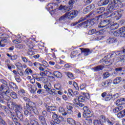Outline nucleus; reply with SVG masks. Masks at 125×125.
Listing matches in <instances>:
<instances>
[{
	"label": "nucleus",
	"instance_id": "nucleus-55",
	"mask_svg": "<svg viewBox=\"0 0 125 125\" xmlns=\"http://www.w3.org/2000/svg\"><path fill=\"white\" fill-rule=\"evenodd\" d=\"M0 82L2 83H3V84H4V85L5 87L6 88V87H7V82L3 79H1Z\"/></svg>",
	"mask_w": 125,
	"mask_h": 125
},
{
	"label": "nucleus",
	"instance_id": "nucleus-50",
	"mask_svg": "<svg viewBox=\"0 0 125 125\" xmlns=\"http://www.w3.org/2000/svg\"><path fill=\"white\" fill-rule=\"evenodd\" d=\"M114 36L115 37H118V36H121V32L120 31V30H117L116 31L114 32L113 33Z\"/></svg>",
	"mask_w": 125,
	"mask_h": 125
},
{
	"label": "nucleus",
	"instance_id": "nucleus-41",
	"mask_svg": "<svg viewBox=\"0 0 125 125\" xmlns=\"http://www.w3.org/2000/svg\"><path fill=\"white\" fill-rule=\"evenodd\" d=\"M99 11H97V13H98V14H101V13H103V12L105 11V8L100 7L99 8Z\"/></svg>",
	"mask_w": 125,
	"mask_h": 125
},
{
	"label": "nucleus",
	"instance_id": "nucleus-19",
	"mask_svg": "<svg viewBox=\"0 0 125 125\" xmlns=\"http://www.w3.org/2000/svg\"><path fill=\"white\" fill-rule=\"evenodd\" d=\"M122 82V77H118L112 81L113 84H119Z\"/></svg>",
	"mask_w": 125,
	"mask_h": 125
},
{
	"label": "nucleus",
	"instance_id": "nucleus-38",
	"mask_svg": "<svg viewBox=\"0 0 125 125\" xmlns=\"http://www.w3.org/2000/svg\"><path fill=\"white\" fill-rule=\"evenodd\" d=\"M25 73L27 75H30L31 74H33V71L32 70V69L30 68H27L25 70Z\"/></svg>",
	"mask_w": 125,
	"mask_h": 125
},
{
	"label": "nucleus",
	"instance_id": "nucleus-43",
	"mask_svg": "<svg viewBox=\"0 0 125 125\" xmlns=\"http://www.w3.org/2000/svg\"><path fill=\"white\" fill-rule=\"evenodd\" d=\"M29 87H30L29 90L31 93H35L36 92V89L31 85H29Z\"/></svg>",
	"mask_w": 125,
	"mask_h": 125
},
{
	"label": "nucleus",
	"instance_id": "nucleus-29",
	"mask_svg": "<svg viewBox=\"0 0 125 125\" xmlns=\"http://www.w3.org/2000/svg\"><path fill=\"white\" fill-rule=\"evenodd\" d=\"M67 19H69V18H68L67 13H65L59 18V21H65V20H67Z\"/></svg>",
	"mask_w": 125,
	"mask_h": 125
},
{
	"label": "nucleus",
	"instance_id": "nucleus-30",
	"mask_svg": "<svg viewBox=\"0 0 125 125\" xmlns=\"http://www.w3.org/2000/svg\"><path fill=\"white\" fill-rule=\"evenodd\" d=\"M54 76L57 78H62V73L59 71H54Z\"/></svg>",
	"mask_w": 125,
	"mask_h": 125
},
{
	"label": "nucleus",
	"instance_id": "nucleus-23",
	"mask_svg": "<svg viewBox=\"0 0 125 125\" xmlns=\"http://www.w3.org/2000/svg\"><path fill=\"white\" fill-rule=\"evenodd\" d=\"M125 116V109L120 111L118 114H117V117L119 119H122V118H124Z\"/></svg>",
	"mask_w": 125,
	"mask_h": 125
},
{
	"label": "nucleus",
	"instance_id": "nucleus-40",
	"mask_svg": "<svg viewBox=\"0 0 125 125\" xmlns=\"http://www.w3.org/2000/svg\"><path fill=\"white\" fill-rule=\"evenodd\" d=\"M110 77V73L108 72H105L103 74V79H107Z\"/></svg>",
	"mask_w": 125,
	"mask_h": 125
},
{
	"label": "nucleus",
	"instance_id": "nucleus-59",
	"mask_svg": "<svg viewBox=\"0 0 125 125\" xmlns=\"http://www.w3.org/2000/svg\"><path fill=\"white\" fill-rule=\"evenodd\" d=\"M23 47H24V46L22 44H17L16 45V48H17V49H23Z\"/></svg>",
	"mask_w": 125,
	"mask_h": 125
},
{
	"label": "nucleus",
	"instance_id": "nucleus-58",
	"mask_svg": "<svg viewBox=\"0 0 125 125\" xmlns=\"http://www.w3.org/2000/svg\"><path fill=\"white\" fill-rule=\"evenodd\" d=\"M68 96H73V94H74V92H73V90L71 89H68V93H67Z\"/></svg>",
	"mask_w": 125,
	"mask_h": 125
},
{
	"label": "nucleus",
	"instance_id": "nucleus-42",
	"mask_svg": "<svg viewBox=\"0 0 125 125\" xmlns=\"http://www.w3.org/2000/svg\"><path fill=\"white\" fill-rule=\"evenodd\" d=\"M77 54H78V51H73L72 52L71 55H70V57L71 58H74V57H76L77 56Z\"/></svg>",
	"mask_w": 125,
	"mask_h": 125
},
{
	"label": "nucleus",
	"instance_id": "nucleus-61",
	"mask_svg": "<svg viewBox=\"0 0 125 125\" xmlns=\"http://www.w3.org/2000/svg\"><path fill=\"white\" fill-rule=\"evenodd\" d=\"M34 66L36 67V68H39L40 66H42V64L38 62H35L33 63Z\"/></svg>",
	"mask_w": 125,
	"mask_h": 125
},
{
	"label": "nucleus",
	"instance_id": "nucleus-9",
	"mask_svg": "<svg viewBox=\"0 0 125 125\" xmlns=\"http://www.w3.org/2000/svg\"><path fill=\"white\" fill-rule=\"evenodd\" d=\"M100 120L101 122H102V123H107L109 125H114V123H115V122L113 120L111 121L108 119H105V116H101Z\"/></svg>",
	"mask_w": 125,
	"mask_h": 125
},
{
	"label": "nucleus",
	"instance_id": "nucleus-51",
	"mask_svg": "<svg viewBox=\"0 0 125 125\" xmlns=\"http://www.w3.org/2000/svg\"><path fill=\"white\" fill-rule=\"evenodd\" d=\"M54 87L57 90H59L61 89V85L59 83H57L54 85Z\"/></svg>",
	"mask_w": 125,
	"mask_h": 125
},
{
	"label": "nucleus",
	"instance_id": "nucleus-6",
	"mask_svg": "<svg viewBox=\"0 0 125 125\" xmlns=\"http://www.w3.org/2000/svg\"><path fill=\"white\" fill-rule=\"evenodd\" d=\"M61 118V116L57 115V114L54 113L52 115V119L50 122L51 125H56V124H60V119L59 118Z\"/></svg>",
	"mask_w": 125,
	"mask_h": 125
},
{
	"label": "nucleus",
	"instance_id": "nucleus-7",
	"mask_svg": "<svg viewBox=\"0 0 125 125\" xmlns=\"http://www.w3.org/2000/svg\"><path fill=\"white\" fill-rule=\"evenodd\" d=\"M83 110L84 111V112L83 113V116L84 117V118H87L92 117V114H91V111H90L87 106H84L83 108Z\"/></svg>",
	"mask_w": 125,
	"mask_h": 125
},
{
	"label": "nucleus",
	"instance_id": "nucleus-20",
	"mask_svg": "<svg viewBox=\"0 0 125 125\" xmlns=\"http://www.w3.org/2000/svg\"><path fill=\"white\" fill-rule=\"evenodd\" d=\"M103 69H104V66L102 65H98L93 68L94 72H99V71H102Z\"/></svg>",
	"mask_w": 125,
	"mask_h": 125
},
{
	"label": "nucleus",
	"instance_id": "nucleus-49",
	"mask_svg": "<svg viewBox=\"0 0 125 125\" xmlns=\"http://www.w3.org/2000/svg\"><path fill=\"white\" fill-rule=\"evenodd\" d=\"M27 54L30 56L34 55V54H35V52L33 50V49H29L27 52Z\"/></svg>",
	"mask_w": 125,
	"mask_h": 125
},
{
	"label": "nucleus",
	"instance_id": "nucleus-33",
	"mask_svg": "<svg viewBox=\"0 0 125 125\" xmlns=\"http://www.w3.org/2000/svg\"><path fill=\"white\" fill-rule=\"evenodd\" d=\"M82 21H84V19H81L78 22H73L71 23L72 27H74V26H77L79 23H81Z\"/></svg>",
	"mask_w": 125,
	"mask_h": 125
},
{
	"label": "nucleus",
	"instance_id": "nucleus-63",
	"mask_svg": "<svg viewBox=\"0 0 125 125\" xmlns=\"http://www.w3.org/2000/svg\"><path fill=\"white\" fill-rule=\"evenodd\" d=\"M95 32H96V30L92 29V30L89 31L88 34H89V35H93V34H94V33H95Z\"/></svg>",
	"mask_w": 125,
	"mask_h": 125
},
{
	"label": "nucleus",
	"instance_id": "nucleus-15",
	"mask_svg": "<svg viewBox=\"0 0 125 125\" xmlns=\"http://www.w3.org/2000/svg\"><path fill=\"white\" fill-rule=\"evenodd\" d=\"M26 107L27 108L28 110H29V111H31V112H33L34 114L36 115H38V113H39L38 112V109H37V108L36 107H33V106H29V103H26Z\"/></svg>",
	"mask_w": 125,
	"mask_h": 125
},
{
	"label": "nucleus",
	"instance_id": "nucleus-45",
	"mask_svg": "<svg viewBox=\"0 0 125 125\" xmlns=\"http://www.w3.org/2000/svg\"><path fill=\"white\" fill-rule=\"evenodd\" d=\"M85 122L87 124V125H91L92 124V120L90 118H87L85 119Z\"/></svg>",
	"mask_w": 125,
	"mask_h": 125
},
{
	"label": "nucleus",
	"instance_id": "nucleus-35",
	"mask_svg": "<svg viewBox=\"0 0 125 125\" xmlns=\"http://www.w3.org/2000/svg\"><path fill=\"white\" fill-rule=\"evenodd\" d=\"M24 115L25 116H26L27 117L29 116V119L31 117V116H33V114H32V112H29V110H25L24 111Z\"/></svg>",
	"mask_w": 125,
	"mask_h": 125
},
{
	"label": "nucleus",
	"instance_id": "nucleus-16",
	"mask_svg": "<svg viewBox=\"0 0 125 125\" xmlns=\"http://www.w3.org/2000/svg\"><path fill=\"white\" fill-rule=\"evenodd\" d=\"M59 10H61V11L63 12L64 13V12H66L67 11H70V8H69L67 6L61 5L59 8Z\"/></svg>",
	"mask_w": 125,
	"mask_h": 125
},
{
	"label": "nucleus",
	"instance_id": "nucleus-32",
	"mask_svg": "<svg viewBox=\"0 0 125 125\" xmlns=\"http://www.w3.org/2000/svg\"><path fill=\"white\" fill-rule=\"evenodd\" d=\"M105 101H109L111 100V99H113V95L111 94H108L105 97Z\"/></svg>",
	"mask_w": 125,
	"mask_h": 125
},
{
	"label": "nucleus",
	"instance_id": "nucleus-39",
	"mask_svg": "<svg viewBox=\"0 0 125 125\" xmlns=\"http://www.w3.org/2000/svg\"><path fill=\"white\" fill-rule=\"evenodd\" d=\"M47 74V71L45 70V71H41L40 73L39 76H41L42 77H45Z\"/></svg>",
	"mask_w": 125,
	"mask_h": 125
},
{
	"label": "nucleus",
	"instance_id": "nucleus-4",
	"mask_svg": "<svg viewBox=\"0 0 125 125\" xmlns=\"http://www.w3.org/2000/svg\"><path fill=\"white\" fill-rule=\"evenodd\" d=\"M61 0H54L53 2L49 3L46 7L48 11H50L51 14H54L59 10V3L61 2Z\"/></svg>",
	"mask_w": 125,
	"mask_h": 125
},
{
	"label": "nucleus",
	"instance_id": "nucleus-54",
	"mask_svg": "<svg viewBox=\"0 0 125 125\" xmlns=\"http://www.w3.org/2000/svg\"><path fill=\"white\" fill-rule=\"evenodd\" d=\"M103 34H104V31H103V30H100V31L96 32V35L97 36H100L101 35H103Z\"/></svg>",
	"mask_w": 125,
	"mask_h": 125
},
{
	"label": "nucleus",
	"instance_id": "nucleus-26",
	"mask_svg": "<svg viewBox=\"0 0 125 125\" xmlns=\"http://www.w3.org/2000/svg\"><path fill=\"white\" fill-rule=\"evenodd\" d=\"M125 99H120L119 100H118L116 102V104L117 106H119V105H121L123 104H125Z\"/></svg>",
	"mask_w": 125,
	"mask_h": 125
},
{
	"label": "nucleus",
	"instance_id": "nucleus-8",
	"mask_svg": "<svg viewBox=\"0 0 125 125\" xmlns=\"http://www.w3.org/2000/svg\"><path fill=\"white\" fill-rule=\"evenodd\" d=\"M79 12L77 10L71 11L69 12L66 13L68 19H74V18L77 17Z\"/></svg>",
	"mask_w": 125,
	"mask_h": 125
},
{
	"label": "nucleus",
	"instance_id": "nucleus-27",
	"mask_svg": "<svg viewBox=\"0 0 125 125\" xmlns=\"http://www.w3.org/2000/svg\"><path fill=\"white\" fill-rule=\"evenodd\" d=\"M124 109V107L122 105H120L117 107H116L113 109L114 113H118L119 111H121Z\"/></svg>",
	"mask_w": 125,
	"mask_h": 125
},
{
	"label": "nucleus",
	"instance_id": "nucleus-13",
	"mask_svg": "<svg viewBox=\"0 0 125 125\" xmlns=\"http://www.w3.org/2000/svg\"><path fill=\"white\" fill-rule=\"evenodd\" d=\"M81 50L82 53H84V56H87L92 53V51L88 48H79Z\"/></svg>",
	"mask_w": 125,
	"mask_h": 125
},
{
	"label": "nucleus",
	"instance_id": "nucleus-52",
	"mask_svg": "<svg viewBox=\"0 0 125 125\" xmlns=\"http://www.w3.org/2000/svg\"><path fill=\"white\" fill-rule=\"evenodd\" d=\"M75 2H76V0H70L68 2V4L70 5V6L73 7V5H74Z\"/></svg>",
	"mask_w": 125,
	"mask_h": 125
},
{
	"label": "nucleus",
	"instance_id": "nucleus-62",
	"mask_svg": "<svg viewBox=\"0 0 125 125\" xmlns=\"http://www.w3.org/2000/svg\"><path fill=\"white\" fill-rule=\"evenodd\" d=\"M101 124V122L99 120H94V125H100Z\"/></svg>",
	"mask_w": 125,
	"mask_h": 125
},
{
	"label": "nucleus",
	"instance_id": "nucleus-3",
	"mask_svg": "<svg viewBox=\"0 0 125 125\" xmlns=\"http://www.w3.org/2000/svg\"><path fill=\"white\" fill-rule=\"evenodd\" d=\"M7 106L9 109H11V110L14 109L15 108V111L17 114L18 118H19L21 121H23V115L21 113V112H20V111L23 110L22 106L17 104L13 102L8 103Z\"/></svg>",
	"mask_w": 125,
	"mask_h": 125
},
{
	"label": "nucleus",
	"instance_id": "nucleus-21",
	"mask_svg": "<svg viewBox=\"0 0 125 125\" xmlns=\"http://www.w3.org/2000/svg\"><path fill=\"white\" fill-rule=\"evenodd\" d=\"M117 42V39L115 37H109L108 39L106 40V42L108 43H114Z\"/></svg>",
	"mask_w": 125,
	"mask_h": 125
},
{
	"label": "nucleus",
	"instance_id": "nucleus-5",
	"mask_svg": "<svg viewBox=\"0 0 125 125\" xmlns=\"http://www.w3.org/2000/svg\"><path fill=\"white\" fill-rule=\"evenodd\" d=\"M112 20H105L100 22L99 24V28H104V29H109L111 26Z\"/></svg>",
	"mask_w": 125,
	"mask_h": 125
},
{
	"label": "nucleus",
	"instance_id": "nucleus-44",
	"mask_svg": "<svg viewBox=\"0 0 125 125\" xmlns=\"http://www.w3.org/2000/svg\"><path fill=\"white\" fill-rule=\"evenodd\" d=\"M67 122L68 123V124H74V125L76 124V122L75 121V120H73V119L72 118H68L67 119Z\"/></svg>",
	"mask_w": 125,
	"mask_h": 125
},
{
	"label": "nucleus",
	"instance_id": "nucleus-22",
	"mask_svg": "<svg viewBox=\"0 0 125 125\" xmlns=\"http://www.w3.org/2000/svg\"><path fill=\"white\" fill-rule=\"evenodd\" d=\"M119 28V24L117 23H114L110 24L109 29L110 30H116Z\"/></svg>",
	"mask_w": 125,
	"mask_h": 125
},
{
	"label": "nucleus",
	"instance_id": "nucleus-11",
	"mask_svg": "<svg viewBox=\"0 0 125 125\" xmlns=\"http://www.w3.org/2000/svg\"><path fill=\"white\" fill-rule=\"evenodd\" d=\"M82 26H83L84 28H88V27L91 26V21H87L85 22H83L78 25V27H82Z\"/></svg>",
	"mask_w": 125,
	"mask_h": 125
},
{
	"label": "nucleus",
	"instance_id": "nucleus-17",
	"mask_svg": "<svg viewBox=\"0 0 125 125\" xmlns=\"http://www.w3.org/2000/svg\"><path fill=\"white\" fill-rule=\"evenodd\" d=\"M109 1L110 0H100L98 3V5L99 6H103V5H107V4L109 3Z\"/></svg>",
	"mask_w": 125,
	"mask_h": 125
},
{
	"label": "nucleus",
	"instance_id": "nucleus-2",
	"mask_svg": "<svg viewBox=\"0 0 125 125\" xmlns=\"http://www.w3.org/2000/svg\"><path fill=\"white\" fill-rule=\"evenodd\" d=\"M117 52H113L111 54H109L107 56L104 57L102 60V62L105 66H110L112 65L114 62L118 63L122 62L124 63L125 61V53L117 55L115 54Z\"/></svg>",
	"mask_w": 125,
	"mask_h": 125
},
{
	"label": "nucleus",
	"instance_id": "nucleus-28",
	"mask_svg": "<svg viewBox=\"0 0 125 125\" xmlns=\"http://www.w3.org/2000/svg\"><path fill=\"white\" fill-rule=\"evenodd\" d=\"M121 37H125V27H122L120 29Z\"/></svg>",
	"mask_w": 125,
	"mask_h": 125
},
{
	"label": "nucleus",
	"instance_id": "nucleus-31",
	"mask_svg": "<svg viewBox=\"0 0 125 125\" xmlns=\"http://www.w3.org/2000/svg\"><path fill=\"white\" fill-rule=\"evenodd\" d=\"M10 95L11 97L13 98V99H16L18 98V97H17V94L14 91L11 92L10 94Z\"/></svg>",
	"mask_w": 125,
	"mask_h": 125
},
{
	"label": "nucleus",
	"instance_id": "nucleus-37",
	"mask_svg": "<svg viewBox=\"0 0 125 125\" xmlns=\"http://www.w3.org/2000/svg\"><path fill=\"white\" fill-rule=\"evenodd\" d=\"M21 37H19V38H18L19 39H16L15 40H13V42L14 43H16V44L21 43Z\"/></svg>",
	"mask_w": 125,
	"mask_h": 125
},
{
	"label": "nucleus",
	"instance_id": "nucleus-34",
	"mask_svg": "<svg viewBox=\"0 0 125 125\" xmlns=\"http://www.w3.org/2000/svg\"><path fill=\"white\" fill-rule=\"evenodd\" d=\"M56 110V108L55 106H49L47 108V110L48 112H50L51 111H55Z\"/></svg>",
	"mask_w": 125,
	"mask_h": 125
},
{
	"label": "nucleus",
	"instance_id": "nucleus-10",
	"mask_svg": "<svg viewBox=\"0 0 125 125\" xmlns=\"http://www.w3.org/2000/svg\"><path fill=\"white\" fill-rule=\"evenodd\" d=\"M66 107L67 109V113L72 115L73 114V104L70 103H66Z\"/></svg>",
	"mask_w": 125,
	"mask_h": 125
},
{
	"label": "nucleus",
	"instance_id": "nucleus-14",
	"mask_svg": "<svg viewBox=\"0 0 125 125\" xmlns=\"http://www.w3.org/2000/svg\"><path fill=\"white\" fill-rule=\"evenodd\" d=\"M29 120H30V124L31 125H39L38 119L35 118L34 115H31Z\"/></svg>",
	"mask_w": 125,
	"mask_h": 125
},
{
	"label": "nucleus",
	"instance_id": "nucleus-64",
	"mask_svg": "<svg viewBox=\"0 0 125 125\" xmlns=\"http://www.w3.org/2000/svg\"><path fill=\"white\" fill-rule=\"evenodd\" d=\"M115 70L116 72H122L123 71V67H117Z\"/></svg>",
	"mask_w": 125,
	"mask_h": 125
},
{
	"label": "nucleus",
	"instance_id": "nucleus-1",
	"mask_svg": "<svg viewBox=\"0 0 125 125\" xmlns=\"http://www.w3.org/2000/svg\"><path fill=\"white\" fill-rule=\"evenodd\" d=\"M124 1H125V0H111V3L107 7V12L104 14L105 18L111 17L112 20H119L123 16V10L116 11L114 12L113 11L121 7L120 3ZM110 13L111 14H110Z\"/></svg>",
	"mask_w": 125,
	"mask_h": 125
},
{
	"label": "nucleus",
	"instance_id": "nucleus-36",
	"mask_svg": "<svg viewBox=\"0 0 125 125\" xmlns=\"http://www.w3.org/2000/svg\"><path fill=\"white\" fill-rule=\"evenodd\" d=\"M26 44L27 46H28V47L30 48V49H33L34 47V44H33V43H32V42H27Z\"/></svg>",
	"mask_w": 125,
	"mask_h": 125
},
{
	"label": "nucleus",
	"instance_id": "nucleus-47",
	"mask_svg": "<svg viewBox=\"0 0 125 125\" xmlns=\"http://www.w3.org/2000/svg\"><path fill=\"white\" fill-rule=\"evenodd\" d=\"M78 99L80 102H84V101L85 100V97L83 96H80L79 97Z\"/></svg>",
	"mask_w": 125,
	"mask_h": 125
},
{
	"label": "nucleus",
	"instance_id": "nucleus-60",
	"mask_svg": "<svg viewBox=\"0 0 125 125\" xmlns=\"http://www.w3.org/2000/svg\"><path fill=\"white\" fill-rule=\"evenodd\" d=\"M105 82L107 85H111V84L112 83H113V81H112V80L111 79H108L106 80Z\"/></svg>",
	"mask_w": 125,
	"mask_h": 125
},
{
	"label": "nucleus",
	"instance_id": "nucleus-24",
	"mask_svg": "<svg viewBox=\"0 0 125 125\" xmlns=\"http://www.w3.org/2000/svg\"><path fill=\"white\" fill-rule=\"evenodd\" d=\"M40 121L42 124V125H46V122L45 121V119L42 115H40L39 116Z\"/></svg>",
	"mask_w": 125,
	"mask_h": 125
},
{
	"label": "nucleus",
	"instance_id": "nucleus-18",
	"mask_svg": "<svg viewBox=\"0 0 125 125\" xmlns=\"http://www.w3.org/2000/svg\"><path fill=\"white\" fill-rule=\"evenodd\" d=\"M1 42H5L6 43H9L11 41L10 40H9V39H3L1 40V41H0V47H4L5 46V44L1 43Z\"/></svg>",
	"mask_w": 125,
	"mask_h": 125
},
{
	"label": "nucleus",
	"instance_id": "nucleus-25",
	"mask_svg": "<svg viewBox=\"0 0 125 125\" xmlns=\"http://www.w3.org/2000/svg\"><path fill=\"white\" fill-rule=\"evenodd\" d=\"M44 88L46 91H50L51 90V83H47L44 85Z\"/></svg>",
	"mask_w": 125,
	"mask_h": 125
},
{
	"label": "nucleus",
	"instance_id": "nucleus-12",
	"mask_svg": "<svg viewBox=\"0 0 125 125\" xmlns=\"http://www.w3.org/2000/svg\"><path fill=\"white\" fill-rule=\"evenodd\" d=\"M35 79L38 82H42L45 83H47V78L44 77H40V74H36Z\"/></svg>",
	"mask_w": 125,
	"mask_h": 125
},
{
	"label": "nucleus",
	"instance_id": "nucleus-53",
	"mask_svg": "<svg viewBox=\"0 0 125 125\" xmlns=\"http://www.w3.org/2000/svg\"><path fill=\"white\" fill-rule=\"evenodd\" d=\"M9 86L11 88H16V84L13 82H10L9 83Z\"/></svg>",
	"mask_w": 125,
	"mask_h": 125
},
{
	"label": "nucleus",
	"instance_id": "nucleus-57",
	"mask_svg": "<svg viewBox=\"0 0 125 125\" xmlns=\"http://www.w3.org/2000/svg\"><path fill=\"white\" fill-rule=\"evenodd\" d=\"M67 76L70 79H71L72 80H74V75H73V74L70 72H68L67 73Z\"/></svg>",
	"mask_w": 125,
	"mask_h": 125
},
{
	"label": "nucleus",
	"instance_id": "nucleus-48",
	"mask_svg": "<svg viewBox=\"0 0 125 125\" xmlns=\"http://www.w3.org/2000/svg\"><path fill=\"white\" fill-rule=\"evenodd\" d=\"M124 53H125V48H123L122 51L116 52V53H114V54H116V55H120V54H124Z\"/></svg>",
	"mask_w": 125,
	"mask_h": 125
},
{
	"label": "nucleus",
	"instance_id": "nucleus-56",
	"mask_svg": "<svg viewBox=\"0 0 125 125\" xmlns=\"http://www.w3.org/2000/svg\"><path fill=\"white\" fill-rule=\"evenodd\" d=\"M89 11H90V10L89 9H88V7L87 6L85 9H83V13H84V14H86V13H88Z\"/></svg>",
	"mask_w": 125,
	"mask_h": 125
},
{
	"label": "nucleus",
	"instance_id": "nucleus-46",
	"mask_svg": "<svg viewBox=\"0 0 125 125\" xmlns=\"http://www.w3.org/2000/svg\"><path fill=\"white\" fill-rule=\"evenodd\" d=\"M5 89H6V91L4 92V94L6 95V96H7V95H8V94H10V93H11V92H10V89H9V88H8V87H5Z\"/></svg>",
	"mask_w": 125,
	"mask_h": 125
}]
</instances>
